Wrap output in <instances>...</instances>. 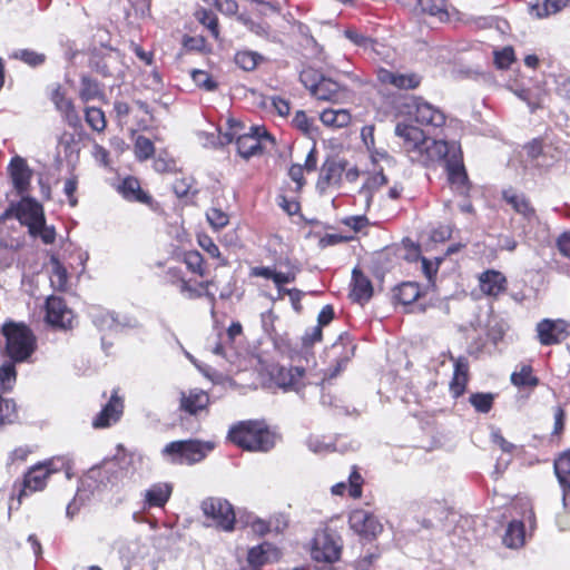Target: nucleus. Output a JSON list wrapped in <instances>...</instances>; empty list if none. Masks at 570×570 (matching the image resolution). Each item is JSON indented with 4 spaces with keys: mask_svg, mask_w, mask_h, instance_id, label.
Instances as JSON below:
<instances>
[{
    "mask_svg": "<svg viewBox=\"0 0 570 570\" xmlns=\"http://www.w3.org/2000/svg\"><path fill=\"white\" fill-rule=\"evenodd\" d=\"M412 160L428 165L443 161L450 183L462 194L469 191V179L463 165L461 145H411L407 150Z\"/></svg>",
    "mask_w": 570,
    "mask_h": 570,
    "instance_id": "1",
    "label": "nucleus"
},
{
    "mask_svg": "<svg viewBox=\"0 0 570 570\" xmlns=\"http://www.w3.org/2000/svg\"><path fill=\"white\" fill-rule=\"evenodd\" d=\"M299 81L317 101L346 104L354 97V90L347 83L327 77L313 67L301 71Z\"/></svg>",
    "mask_w": 570,
    "mask_h": 570,
    "instance_id": "2",
    "label": "nucleus"
},
{
    "mask_svg": "<svg viewBox=\"0 0 570 570\" xmlns=\"http://www.w3.org/2000/svg\"><path fill=\"white\" fill-rule=\"evenodd\" d=\"M228 439L238 448L267 452L275 445V436L262 421H242L228 431Z\"/></svg>",
    "mask_w": 570,
    "mask_h": 570,
    "instance_id": "3",
    "label": "nucleus"
},
{
    "mask_svg": "<svg viewBox=\"0 0 570 570\" xmlns=\"http://www.w3.org/2000/svg\"><path fill=\"white\" fill-rule=\"evenodd\" d=\"M2 335L4 337V353L13 362L27 361L36 348V337L23 323H4Z\"/></svg>",
    "mask_w": 570,
    "mask_h": 570,
    "instance_id": "4",
    "label": "nucleus"
},
{
    "mask_svg": "<svg viewBox=\"0 0 570 570\" xmlns=\"http://www.w3.org/2000/svg\"><path fill=\"white\" fill-rule=\"evenodd\" d=\"M212 449L210 444L204 445L196 440L174 441L164 448L163 454L174 463L193 464L202 461Z\"/></svg>",
    "mask_w": 570,
    "mask_h": 570,
    "instance_id": "5",
    "label": "nucleus"
},
{
    "mask_svg": "<svg viewBox=\"0 0 570 570\" xmlns=\"http://www.w3.org/2000/svg\"><path fill=\"white\" fill-rule=\"evenodd\" d=\"M65 464L66 461L63 459L57 458L33 465L24 475L22 489L18 497L19 503L22 497L27 495L28 492L32 493L42 490L46 487L48 476L51 473L58 472Z\"/></svg>",
    "mask_w": 570,
    "mask_h": 570,
    "instance_id": "6",
    "label": "nucleus"
},
{
    "mask_svg": "<svg viewBox=\"0 0 570 570\" xmlns=\"http://www.w3.org/2000/svg\"><path fill=\"white\" fill-rule=\"evenodd\" d=\"M227 142H242L243 139H253L256 142H275V138L268 132L264 125H249L228 118L227 128L224 132Z\"/></svg>",
    "mask_w": 570,
    "mask_h": 570,
    "instance_id": "7",
    "label": "nucleus"
},
{
    "mask_svg": "<svg viewBox=\"0 0 570 570\" xmlns=\"http://www.w3.org/2000/svg\"><path fill=\"white\" fill-rule=\"evenodd\" d=\"M341 538L328 530L318 531L313 540L311 554L317 562L333 563L341 556Z\"/></svg>",
    "mask_w": 570,
    "mask_h": 570,
    "instance_id": "8",
    "label": "nucleus"
},
{
    "mask_svg": "<svg viewBox=\"0 0 570 570\" xmlns=\"http://www.w3.org/2000/svg\"><path fill=\"white\" fill-rule=\"evenodd\" d=\"M204 514L225 531H230L235 523V512L230 503L220 498H208L203 501Z\"/></svg>",
    "mask_w": 570,
    "mask_h": 570,
    "instance_id": "9",
    "label": "nucleus"
},
{
    "mask_svg": "<svg viewBox=\"0 0 570 570\" xmlns=\"http://www.w3.org/2000/svg\"><path fill=\"white\" fill-rule=\"evenodd\" d=\"M49 99L68 125L72 127L80 125V116L75 101L69 96L68 90L63 85H52L49 91Z\"/></svg>",
    "mask_w": 570,
    "mask_h": 570,
    "instance_id": "10",
    "label": "nucleus"
},
{
    "mask_svg": "<svg viewBox=\"0 0 570 570\" xmlns=\"http://www.w3.org/2000/svg\"><path fill=\"white\" fill-rule=\"evenodd\" d=\"M414 117L417 124L426 126L429 128V132L436 136L443 132V127L446 124V116L444 112L429 102L416 104Z\"/></svg>",
    "mask_w": 570,
    "mask_h": 570,
    "instance_id": "11",
    "label": "nucleus"
},
{
    "mask_svg": "<svg viewBox=\"0 0 570 570\" xmlns=\"http://www.w3.org/2000/svg\"><path fill=\"white\" fill-rule=\"evenodd\" d=\"M16 218L33 233L45 222L42 206L33 199L22 198L16 205Z\"/></svg>",
    "mask_w": 570,
    "mask_h": 570,
    "instance_id": "12",
    "label": "nucleus"
},
{
    "mask_svg": "<svg viewBox=\"0 0 570 570\" xmlns=\"http://www.w3.org/2000/svg\"><path fill=\"white\" fill-rule=\"evenodd\" d=\"M348 522L355 532L365 538H375L383 530L377 518L363 509L354 510L350 514Z\"/></svg>",
    "mask_w": 570,
    "mask_h": 570,
    "instance_id": "13",
    "label": "nucleus"
},
{
    "mask_svg": "<svg viewBox=\"0 0 570 570\" xmlns=\"http://www.w3.org/2000/svg\"><path fill=\"white\" fill-rule=\"evenodd\" d=\"M567 328L562 320L544 318L537 324V336L542 345L558 344L568 336Z\"/></svg>",
    "mask_w": 570,
    "mask_h": 570,
    "instance_id": "14",
    "label": "nucleus"
},
{
    "mask_svg": "<svg viewBox=\"0 0 570 570\" xmlns=\"http://www.w3.org/2000/svg\"><path fill=\"white\" fill-rule=\"evenodd\" d=\"M377 79L383 85H390L397 89L411 90L420 86L422 78L415 72L400 73L384 68L377 72Z\"/></svg>",
    "mask_w": 570,
    "mask_h": 570,
    "instance_id": "15",
    "label": "nucleus"
},
{
    "mask_svg": "<svg viewBox=\"0 0 570 570\" xmlns=\"http://www.w3.org/2000/svg\"><path fill=\"white\" fill-rule=\"evenodd\" d=\"M47 321L62 328L71 326L73 315L72 312L67 308L66 304L60 297L50 296L47 299Z\"/></svg>",
    "mask_w": 570,
    "mask_h": 570,
    "instance_id": "16",
    "label": "nucleus"
},
{
    "mask_svg": "<svg viewBox=\"0 0 570 570\" xmlns=\"http://www.w3.org/2000/svg\"><path fill=\"white\" fill-rule=\"evenodd\" d=\"M347 166V161L343 159L326 160L321 170V176L317 183L318 188L324 190L331 186H338L343 179L345 167Z\"/></svg>",
    "mask_w": 570,
    "mask_h": 570,
    "instance_id": "17",
    "label": "nucleus"
},
{
    "mask_svg": "<svg viewBox=\"0 0 570 570\" xmlns=\"http://www.w3.org/2000/svg\"><path fill=\"white\" fill-rule=\"evenodd\" d=\"M209 395L200 389H191L187 392L180 393L179 407L181 411L197 415L199 412L205 411L209 405Z\"/></svg>",
    "mask_w": 570,
    "mask_h": 570,
    "instance_id": "18",
    "label": "nucleus"
},
{
    "mask_svg": "<svg viewBox=\"0 0 570 570\" xmlns=\"http://www.w3.org/2000/svg\"><path fill=\"white\" fill-rule=\"evenodd\" d=\"M124 411V403L120 397L117 395V391H114L110 401L106 404V406L101 410V412L94 420L92 425L96 429L108 428L111 424L116 423Z\"/></svg>",
    "mask_w": 570,
    "mask_h": 570,
    "instance_id": "19",
    "label": "nucleus"
},
{
    "mask_svg": "<svg viewBox=\"0 0 570 570\" xmlns=\"http://www.w3.org/2000/svg\"><path fill=\"white\" fill-rule=\"evenodd\" d=\"M305 372L301 367H279L274 374L276 384L285 391L298 392L304 385Z\"/></svg>",
    "mask_w": 570,
    "mask_h": 570,
    "instance_id": "20",
    "label": "nucleus"
},
{
    "mask_svg": "<svg viewBox=\"0 0 570 570\" xmlns=\"http://www.w3.org/2000/svg\"><path fill=\"white\" fill-rule=\"evenodd\" d=\"M480 289L488 296H498L507 288V278L498 271L489 269L479 276Z\"/></svg>",
    "mask_w": 570,
    "mask_h": 570,
    "instance_id": "21",
    "label": "nucleus"
},
{
    "mask_svg": "<svg viewBox=\"0 0 570 570\" xmlns=\"http://www.w3.org/2000/svg\"><path fill=\"white\" fill-rule=\"evenodd\" d=\"M351 297L354 302L364 304L373 295V286L367 276L354 268L352 274Z\"/></svg>",
    "mask_w": 570,
    "mask_h": 570,
    "instance_id": "22",
    "label": "nucleus"
},
{
    "mask_svg": "<svg viewBox=\"0 0 570 570\" xmlns=\"http://www.w3.org/2000/svg\"><path fill=\"white\" fill-rule=\"evenodd\" d=\"M78 96L82 104H88L91 100L106 101L104 86L97 79L88 75H82L80 77V89Z\"/></svg>",
    "mask_w": 570,
    "mask_h": 570,
    "instance_id": "23",
    "label": "nucleus"
},
{
    "mask_svg": "<svg viewBox=\"0 0 570 570\" xmlns=\"http://www.w3.org/2000/svg\"><path fill=\"white\" fill-rule=\"evenodd\" d=\"M9 171L14 188L19 193L26 191L31 177L26 161L20 157H14L10 163Z\"/></svg>",
    "mask_w": 570,
    "mask_h": 570,
    "instance_id": "24",
    "label": "nucleus"
},
{
    "mask_svg": "<svg viewBox=\"0 0 570 570\" xmlns=\"http://www.w3.org/2000/svg\"><path fill=\"white\" fill-rule=\"evenodd\" d=\"M503 198L518 214H520L528 222H534L537 219L535 210L524 195L517 194L512 190H505L503 193Z\"/></svg>",
    "mask_w": 570,
    "mask_h": 570,
    "instance_id": "25",
    "label": "nucleus"
},
{
    "mask_svg": "<svg viewBox=\"0 0 570 570\" xmlns=\"http://www.w3.org/2000/svg\"><path fill=\"white\" fill-rule=\"evenodd\" d=\"M570 4V0H534L530 6V13L538 19L557 14Z\"/></svg>",
    "mask_w": 570,
    "mask_h": 570,
    "instance_id": "26",
    "label": "nucleus"
},
{
    "mask_svg": "<svg viewBox=\"0 0 570 570\" xmlns=\"http://www.w3.org/2000/svg\"><path fill=\"white\" fill-rule=\"evenodd\" d=\"M173 488L169 483L153 484L145 492V505L161 508L169 500Z\"/></svg>",
    "mask_w": 570,
    "mask_h": 570,
    "instance_id": "27",
    "label": "nucleus"
},
{
    "mask_svg": "<svg viewBox=\"0 0 570 570\" xmlns=\"http://www.w3.org/2000/svg\"><path fill=\"white\" fill-rule=\"evenodd\" d=\"M279 552L271 543H262L254 547L248 552V562L254 567H261L264 563L277 560Z\"/></svg>",
    "mask_w": 570,
    "mask_h": 570,
    "instance_id": "28",
    "label": "nucleus"
},
{
    "mask_svg": "<svg viewBox=\"0 0 570 570\" xmlns=\"http://www.w3.org/2000/svg\"><path fill=\"white\" fill-rule=\"evenodd\" d=\"M320 119L326 127L338 129L350 125L352 116L347 109H325Z\"/></svg>",
    "mask_w": 570,
    "mask_h": 570,
    "instance_id": "29",
    "label": "nucleus"
},
{
    "mask_svg": "<svg viewBox=\"0 0 570 570\" xmlns=\"http://www.w3.org/2000/svg\"><path fill=\"white\" fill-rule=\"evenodd\" d=\"M468 362L464 358H458L454 363V374L450 383V390L454 397L463 394L468 382Z\"/></svg>",
    "mask_w": 570,
    "mask_h": 570,
    "instance_id": "30",
    "label": "nucleus"
},
{
    "mask_svg": "<svg viewBox=\"0 0 570 570\" xmlns=\"http://www.w3.org/2000/svg\"><path fill=\"white\" fill-rule=\"evenodd\" d=\"M525 541L524 525L521 521H511L503 535V543L511 549L521 548Z\"/></svg>",
    "mask_w": 570,
    "mask_h": 570,
    "instance_id": "31",
    "label": "nucleus"
},
{
    "mask_svg": "<svg viewBox=\"0 0 570 570\" xmlns=\"http://www.w3.org/2000/svg\"><path fill=\"white\" fill-rule=\"evenodd\" d=\"M417 7L422 13L438 18L441 22L450 19L446 0H419Z\"/></svg>",
    "mask_w": 570,
    "mask_h": 570,
    "instance_id": "32",
    "label": "nucleus"
},
{
    "mask_svg": "<svg viewBox=\"0 0 570 570\" xmlns=\"http://www.w3.org/2000/svg\"><path fill=\"white\" fill-rule=\"evenodd\" d=\"M395 132L405 142H428V140L430 139V137L424 132L423 129L407 122L397 124Z\"/></svg>",
    "mask_w": 570,
    "mask_h": 570,
    "instance_id": "33",
    "label": "nucleus"
},
{
    "mask_svg": "<svg viewBox=\"0 0 570 570\" xmlns=\"http://www.w3.org/2000/svg\"><path fill=\"white\" fill-rule=\"evenodd\" d=\"M511 383L519 389H533L539 384V379L533 375L532 367L522 364L518 370L511 374Z\"/></svg>",
    "mask_w": 570,
    "mask_h": 570,
    "instance_id": "34",
    "label": "nucleus"
},
{
    "mask_svg": "<svg viewBox=\"0 0 570 570\" xmlns=\"http://www.w3.org/2000/svg\"><path fill=\"white\" fill-rule=\"evenodd\" d=\"M363 479L357 471H353L350 474L348 483L340 482L332 487V493L335 495H342L348 488V493L352 498L357 499L362 494Z\"/></svg>",
    "mask_w": 570,
    "mask_h": 570,
    "instance_id": "35",
    "label": "nucleus"
},
{
    "mask_svg": "<svg viewBox=\"0 0 570 570\" xmlns=\"http://www.w3.org/2000/svg\"><path fill=\"white\" fill-rule=\"evenodd\" d=\"M194 17L202 26H204L208 30L209 35L215 40L219 38L220 31L216 13L206 8H198L194 12Z\"/></svg>",
    "mask_w": 570,
    "mask_h": 570,
    "instance_id": "36",
    "label": "nucleus"
},
{
    "mask_svg": "<svg viewBox=\"0 0 570 570\" xmlns=\"http://www.w3.org/2000/svg\"><path fill=\"white\" fill-rule=\"evenodd\" d=\"M120 191L130 200H138L146 204L150 202V196L141 190L139 181L134 177H127L124 179L120 186Z\"/></svg>",
    "mask_w": 570,
    "mask_h": 570,
    "instance_id": "37",
    "label": "nucleus"
},
{
    "mask_svg": "<svg viewBox=\"0 0 570 570\" xmlns=\"http://www.w3.org/2000/svg\"><path fill=\"white\" fill-rule=\"evenodd\" d=\"M235 63L245 71H253L264 60L263 56L252 50H239L235 53Z\"/></svg>",
    "mask_w": 570,
    "mask_h": 570,
    "instance_id": "38",
    "label": "nucleus"
},
{
    "mask_svg": "<svg viewBox=\"0 0 570 570\" xmlns=\"http://www.w3.org/2000/svg\"><path fill=\"white\" fill-rule=\"evenodd\" d=\"M387 183L386 177L382 173L370 176L360 189V195L364 197L365 205L370 206L373 193Z\"/></svg>",
    "mask_w": 570,
    "mask_h": 570,
    "instance_id": "39",
    "label": "nucleus"
},
{
    "mask_svg": "<svg viewBox=\"0 0 570 570\" xmlns=\"http://www.w3.org/2000/svg\"><path fill=\"white\" fill-rule=\"evenodd\" d=\"M10 58L20 60L26 65L36 68L46 62V55L31 49H19L11 53Z\"/></svg>",
    "mask_w": 570,
    "mask_h": 570,
    "instance_id": "40",
    "label": "nucleus"
},
{
    "mask_svg": "<svg viewBox=\"0 0 570 570\" xmlns=\"http://www.w3.org/2000/svg\"><path fill=\"white\" fill-rule=\"evenodd\" d=\"M210 283L212 282L207 281V282L199 283L198 286H196V287H193L191 285H189L188 282L181 281L178 284V288H179V292L185 297H187L189 299L198 298L203 295H206L212 301H214L215 299L214 295L208 292V286L210 285Z\"/></svg>",
    "mask_w": 570,
    "mask_h": 570,
    "instance_id": "41",
    "label": "nucleus"
},
{
    "mask_svg": "<svg viewBox=\"0 0 570 570\" xmlns=\"http://www.w3.org/2000/svg\"><path fill=\"white\" fill-rule=\"evenodd\" d=\"M395 298L403 305H409L415 302L420 296V288L417 284L406 282L401 284L394 294Z\"/></svg>",
    "mask_w": 570,
    "mask_h": 570,
    "instance_id": "42",
    "label": "nucleus"
},
{
    "mask_svg": "<svg viewBox=\"0 0 570 570\" xmlns=\"http://www.w3.org/2000/svg\"><path fill=\"white\" fill-rule=\"evenodd\" d=\"M85 120L87 125L97 132H101L105 130L107 126V120L105 112L97 107H86L85 108Z\"/></svg>",
    "mask_w": 570,
    "mask_h": 570,
    "instance_id": "43",
    "label": "nucleus"
},
{
    "mask_svg": "<svg viewBox=\"0 0 570 570\" xmlns=\"http://www.w3.org/2000/svg\"><path fill=\"white\" fill-rule=\"evenodd\" d=\"M154 168L159 173H175L178 170V161L166 149H163L154 160Z\"/></svg>",
    "mask_w": 570,
    "mask_h": 570,
    "instance_id": "44",
    "label": "nucleus"
},
{
    "mask_svg": "<svg viewBox=\"0 0 570 570\" xmlns=\"http://www.w3.org/2000/svg\"><path fill=\"white\" fill-rule=\"evenodd\" d=\"M556 474L563 485H570V451L561 454L554 462Z\"/></svg>",
    "mask_w": 570,
    "mask_h": 570,
    "instance_id": "45",
    "label": "nucleus"
},
{
    "mask_svg": "<svg viewBox=\"0 0 570 570\" xmlns=\"http://www.w3.org/2000/svg\"><path fill=\"white\" fill-rule=\"evenodd\" d=\"M493 61L498 69L507 70L515 61L514 49L511 46H507L500 50H494Z\"/></svg>",
    "mask_w": 570,
    "mask_h": 570,
    "instance_id": "46",
    "label": "nucleus"
},
{
    "mask_svg": "<svg viewBox=\"0 0 570 570\" xmlns=\"http://www.w3.org/2000/svg\"><path fill=\"white\" fill-rule=\"evenodd\" d=\"M191 79L195 85L206 91H213L217 88V82L213 79L212 75L206 70L194 69L190 72Z\"/></svg>",
    "mask_w": 570,
    "mask_h": 570,
    "instance_id": "47",
    "label": "nucleus"
},
{
    "mask_svg": "<svg viewBox=\"0 0 570 570\" xmlns=\"http://www.w3.org/2000/svg\"><path fill=\"white\" fill-rule=\"evenodd\" d=\"M12 360L4 361L2 365L0 366V384L2 385L3 390H9L12 387V385L16 382V367Z\"/></svg>",
    "mask_w": 570,
    "mask_h": 570,
    "instance_id": "48",
    "label": "nucleus"
},
{
    "mask_svg": "<svg viewBox=\"0 0 570 570\" xmlns=\"http://www.w3.org/2000/svg\"><path fill=\"white\" fill-rule=\"evenodd\" d=\"M297 31L302 37V46H304L305 48H309L313 55H317L321 52V47L317 43L316 39L313 37L311 29L307 24L298 22Z\"/></svg>",
    "mask_w": 570,
    "mask_h": 570,
    "instance_id": "49",
    "label": "nucleus"
},
{
    "mask_svg": "<svg viewBox=\"0 0 570 570\" xmlns=\"http://www.w3.org/2000/svg\"><path fill=\"white\" fill-rule=\"evenodd\" d=\"M206 218L209 225L216 230L224 228L229 223V216L216 207L207 210Z\"/></svg>",
    "mask_w": 570,
    "mask_h": 570,
    "instance_id": "50",
    "label": "nucleus"
},
{
    "mask_svg": "<svg viewBox=\"0 0 570 570\" xmlns=\"http://www.w3.org/2000/svg\"><path fill=\"white\" fill-rule=\"evenodd\" d=\"M51 285L59 291H65L68 284V275L66 268L59 263H55L51 276Z\"/></svg>",
    "mask_w": 570,
    "mask_h": 570,
    "instance_id": "51",
    "label": "nucleus"
},
{
    "mask_svg": "<svg viewBox=\"0 0 570 570\" xmlns=\"http://www.w3.org/2000/svg\"><path fill=\"white\" fill-rule=\"evenodd\" d=\"M17 417L16 405L0 396V425L12 423Z\"/></svg>",
    "mask_w": 570,
    "mask_h": 570,
    "instance_id": "52",
    "label": "nucleus"
},
{
    "mask_svg": "<svg viewBox=\"0 0 570 570\" xmlns=\"http://www.w3.org/2000/svg\"><path fill=\"white\" fill-rule=\"evenodd\" d=\"M470 402L476 411L488 413L492 407L493 396L489 393H476L471 395Z\"/></svg>",
    "mask_w": 570,
    "mask_h": 570,
    "instance_id": "53",
    "label": "nucleus"
},
{
    "mask_svg": "<svg viewBox=\"0 0 570 570\" xmlns=\"http://www.w3.org/2000/svg\"><path fill=\"white\" fill-rule=\"evenodd\" d=\"M184 262L189 271L200 276L205 274L203 268V256L196 250L185 253Z\"/></svg>",
    "mask_w": 570,
    "mask_h": 570,
    "instance_id": "54",
    "label": "nucleus"
},
{
    "mask_svg": "<svg viewBox=\"0 0 570 570\" xmlns=\"http://www.w3.org/2000/svg\"><path fill=\"white\" fill-rule=\"evenodd\" d=\"M299 272V268L291 265L286 272H277L275 269L273 283L276 287L284 286L285 284L293 283L296 279V276Z\"/></svg>",
    "mask_w": 570,
    "mask_h": 570,
    "instance_id": "55",
    "label": "nucleus"
},
{
    "mask_svg": "<svg viewBox=\"0 0 570 570\" xmlns=\"http://www.w3.org/2000/svg\"><path fill=\"white\" fill-rule=\"evenodd\" d=\"M293 124L295 125V127L297 129H299L301 131H303L305 135H307L309 138H313L312 137V131H313V122L311 121V119L307 117L306 112L303 111V110H299L296 112L294 119H293Z\"/></svg>",
    "mask_w": 570,
    "mask_h": 570,
    "instance_id": "56",
    "label": "nucleus"
},
{
    "mask_svg": "<svg viewBox=\"0 0 570 570\" xmlns=\"http://www.w3.org/2000/svg\"><path fill=\"white\" fill-rule=\"evenodd\" d=\"M564 511L558 515L557 523L561 530L570 529V493L563 495Z\"/></svg>",
    "mask_w": 570,
    "mask_h": 570,
    "instance_id": "57",
    "label": "nucleus"
},
{
    "mask_svg": "<svg viewBox=\"0 0 570 570\" xmlns=\"http://www.w3.org/2000/svg\"><path fill=\"white\" fill-rule=\"evenodd\" d=\"M30 234L32 236H39L45 244H52L56 239L55 228L47 226L45 222L41 223L40 227Z\"/></svg>",
    "mask_w": 570,
    "mask_h": 570,
    "instance_id": "58",
    "label": "nucleus"
},
{
    "mask_svg": "<svg viewBox=\"0 0 570 570\" xmlns=\"http://www.w3.org/2000/svg\"><path fill=\"white\" fill-rule=\"evenodd\" d=\"M237 154L245 160L263 154L262 145H236Z\"/></svg>",
    "mask_w": 570,
    "mask_h": 570,
    "instance_id": "59",
    "label": "nucleus"
},
{
    "mask_svg": "<svg viewBox=\"0 0 570 570\" xmlns=\"http://www.w3.org/2000/svg\"><path fill=\"white\" fill-rule=\"evenodd\" d=\"M344 36L351 42L358 47H366L371 39L363 33L358 32L355 28H347L344 30Z\"/></svg>",
    "mask_w": 570,
    "mask_h": 570,
    "instance_id": "60",
    "label": "nucleus"
},
{
    "mask_svg": "<svg viewBox=\"0 0 570 570\" xmlns=\"http://www.w3.org/2000/svg\"><path fill=\"white\" fill-rule=\"evenodd\" d=\"M491 440L492 442L498 445L502 452L504 453H512L515 449V445L511 442L507 441L503 435L500 433L499 430H493L491 433Z\"/></svg>",
    "mask_w": 570,
    "mask_h": 570,
    "instance_id": "61",
    "label": "nucleus"
},
{
    "mask_svg": "<svg viewBox=\"0 0 570 570\" xmlns=\"http://www.w3.org/2000/svg\"><path fill=\"white\" fill-rule=\"evenodd\" d=\"M95 323L101 330H111L117 326L115 317L110 313H99L94 315Z\"/></svg>",
    "mask_w": 570,
    "mask_h": 570,
    "instance_id": "62",
    "label": "nucleus"
},
{
    "mask_svg": "<svg viewBox=\"0 0 570 570\" xmlns=\"http://www.w3.org/2000/svg\"><path fill=\"white\" fill-rule=\"evenodd\" d=\"M213 3L225 14H235L238 10V3L235 0H214Z\"/></svg>",
    "mask_w": 570,
    "mask_h": 570,
    "instance_id": "63",
    "label": "nucleus"
},
{
    "mask_svg": "<svg viewBox=\"0 0 570 570\" xmlns=\"http://www.w3.org/2000/svg\"><path fill=\"white\" fill-rule=\"evenodd\" d=\"M560 254L570 259V230L562 233L557 239Z\"/></svg>",
    "mask_w": 570,
    "mask_h": 570,
    "instance_id": "64",
    "label": "nucleus"
}]
</instances>
